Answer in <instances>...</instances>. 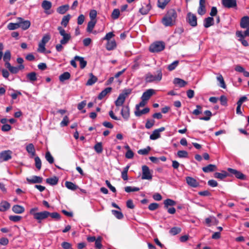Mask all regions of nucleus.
<instances>
[{"label":"nucleus","instance_id":"45","mask_svg":"<svg viewBox=\"0 0 249 249\" xmlns=\"http://www.w3.org/2000/svg\"><path fill=\"white\" fill-rule=\"evenodd\" d=\"M181 231V229L179 227H174L170 229L169 233L172 235H176L179 233Z\"/></svg>","mask_w":249,"mask_h":249},{"label":"nucleus","instance_id":"20","mask_svg":"<svg viewBox=\"0 0 249 249\" xmlns=\"http://www.w3.org/2000/svg\"><path fill=\"white\" fill-rule=\"evenodd\" d=\"M240 26L242 28H247L249 27V17L248 16L243 17L240 21Z\"/></svg>","mask_w":249,"mask_h":249},{"label":"nucleus","instance_id":"27","mask_svg":"<svg viewBox=\"0 0 249 249\" xmlns=\"http://www.w3.org/2000/svg\"><path fill=\"white\" fill-rule=\"evenodd\" d=\"M10 207V204L6 201H2L0 203V212H5Z\"/></svg>","mask_w":249,"mask_h":249},{"label":"nucleus","instance_id":"2","mask_svg":"<svg viewBox=\"0 0 249 249\" xmlns=\"http://www.w3.org/2000/svg\"><path fill=\"white\" fill-rule=\"evenodd\" d=\"M157 74L153 75L151 73L149 72L146 74L145 81L147 83H152L153 82H160L162 77V71L159 69L156 71Z\"/></svg>","mask_w":249,"mask_h":249},{"label":"nucleus","instance_id":"40","mask_svg":"<svg viewBox=\"0 0 249 249\" xmlns=\"http://www.w3.org/2000/svg\"><path fill=\"white\" fill-rule=\"evenodd\" d=\"M236 36L240 38H245L246 36H249V26L247 29L242 32V31H237L236 32Z\"/></svg>","mask_w":249,"mask_h":249},{"label":"nucleus","instance_id":"58","mask_svg":"<svg viewBox=\"0 0 249 249\" xmlns=\"http://www.w3.org/2000/svg\"><path fill=\"white\" fill-rule=\"evenodd\" d=\"M86 104H87L86 101L84 100V101H82L81 102H80V103H79L77 106L78 109L79 110H82V112L83 113L86 112V110H82V109L86 106Z\"/></svg>","mask_w":249,"mask_h":249},{"label":"nucleus","instance_id":"47","mask_svg":"<svg viewBox=\"0 0 249 249\" xmlns=\"http://www.w3.org/2000/svg\"><path fill=\"white\" fill-rule=\"evenodd\" d=\"M129 168V166L127 165L124 168L123 171L122 172L121 176L123 180H128L127 172Z\"/></svg>","mask_w":249,"mask_h":249},{"label":"nucleus","instance_id":"38","mask_svg":"<svg viewBox=\"0 0 249 249\" xmlns=\"http://www.w3.org/2000/svg\"><path fill=\"white\" fill-rule=\"evenodd\" d=\"M65 186L68 189L72 191H75L78 188V186L76 184L69 181L65 182Z\"/></svg>","mask_w":249,"mask_h":249},{"label":"nucleus","instance_id":"12","mask_svg":"<svg viewBox=\"0 0 249 249\" xmlns=\"http://www.w3.org/2000/svg\"><path fill=\"white\" fill-rule=\"evenodd\" d=\"M228 171L231 174L234 175L237 178L242 180H244L246 178L245 175L239 171L231 168H228Z\"/></svg>","mask_w":249,"mask_h":249},{"label":"nucleus","instance_id":"54","mask_svg":"<svg viewBox=\"0 0 249 249\" xmlns=\"http://www.w3.org/2000/svg\"><path fill=\"white\" fill-rule=\"evenodd\" d=\"M111 212L118 219H121L124 217L123 214L120 211L112 210Z\"/></svg>","mask_w":249,"mask_h":249},{"label":"nucleus","instance_id":"57","mask_svg":"<svg viewBox=\"0 0 249 249\" xmlns=\"http://www.w3.org/2000/svg\"><path fill=\"white\" fill-rule=\"evenodd\" d=\"M35 166L36 168L39 170L41 168V161L40 158L36 156L35 158Z\"/></svg>","mask_w":249,"mask_h":249},{"label":"nucleus","instance_id":"32","mask_svg":"<svg viewBox=\"0 0 249 249\" xmlns=\"http://www.w3.org/2000/svg\"><path fill=\"white\" fill-rule=\"evenodd\" d=\"M163 204L164 208L168 209L169 206H175L176 204V202L171 199L167 198L164 201Z\"/></svg>","mask_w":249,"mask_h":249},{"label":"nucleus","instance_id":"29","mask_svg":"<svg viewBox=\"0 0 249 249\" xmlns=\"http://www.w3.org/2000/svg\"><path fill=\"white\" fill-rule=\"evenodd\" d=\"M74 59L76 60V61H79L81 69H83L86 67L87 62L84 60L83 57L76 55L74 57Z\"/></svg>","mask_w":249,"mask_h":249},{"label":"nucleus","instance_id":"56","mask_svg":"<svg viewBox=\"0 0 249 249\" xmlns=\"http://www.w3.org/2000/svg\"><path fill=\"white\" fill-rule=\"evenodd\" d=\"M150 146H147L146 148L141 149L138 150V153L140 155H146L148 154L150 150Z\"/></svg>","mask_w":249,"mask_h":249},{"label":"nucleus","instance_id":"17","mask_svg":"<svg viewBox=\"0 0 249 249\" xmlns=\"http://www.w3.org/2000/svg\"><path fill=\"white\" fill-rule=\"evenodd\" d=\"M187 183L191 187H196L199 186V183L196 179L191 177H187L186 178Z\"/></svg>","mask_w":249,"mask_h":249},{"label":"nucleus","instance_id":"26","mask_svg":"<svg viewBox=\"0 0 249 249\" xmlns=\"http://www.w3.org/2000/svg\"><path fill=\"white\" fill-rule=\"evenodd\" d=\"M12 211L14 213L18 214H20L23 213L24 211V208L19 205H15L12 207Z\"/></svg>","mask_w":249,"mask_h":249},{"label":"nucleus","instance_id":"15","mask_svg":"<svg viewBox=\"0 0 249 249\" xmlns=\"http://www.w3.org/2000/svg\"><path fill=\"white\" fill-rule=\"evenodd\" d=\"M154 94H155V91L154 89H148L143 93L141 97V99L142 100H146L147 101Z\"/></svg>","mask_w":249,"mask_h":249},{"label":"nucleus","instance_id":"8","mask_svg":"<svg viewBox=\"0 0 249 249\" xmlns=\"http://www.w3.org/2000/svg\"><path fill=\"white\" fill-rule=\"evenodd\" d=\"M49 214L50 212L46 211L38 212L35 214L34 218L37 220L38 223H41V221L47 218L49 216Z\"/></svg>","mask_w":249,"mask_h":249},{"label":"nucleus","instance_id":"5","mask_svg":"<svg viewBox=\"0 0 249 249\" xmlns=\"http://www.w3.org/2000/svg\"><path fill=\"white\" fill-rule=\"evenodd\" d=\"M186 20L192 27H196L197 25V18L196 15L190 12L187 14Z\"/></svg>","mask_w":249,"mask_h":249},{"label":"nucleus","instance_id":"24","mask_svg":"<svg viewBox=\"0 0 249 249\" xmlns=\"http://www.w3.org/2000/svg\"><path fill=\"white\" fill-rule=\"evenodd\" d=\"M214 24V19L213 17H208L204 19V26L205 28H209Z\"/></svg>","mask_w":249,"mask_h":249},{"label":"nucleus","instance_id":"13","mask_svg":"<svg viewBox=\"0 0 249 249\" xmlns=\"http://www.w3.org/2000/svg\"><path fill=\"white\" fill-rule=\"evenodd\" d=\"M205 3V0H199V7L197 9V13L200 16L204 15L206 12Z\"/></svg>","mask_w":249,"mask_h":249},{"label":"nucleus","instance_id":"55","mask_svg":"<svg viewBox=\"0 0 249 249\" xmlns=\"http://www.w3.org/2000/svg\"><path fill=\"white\" fill-rule=\"evenodd\" d=\"M11 54L9 50H7L5 52L3 56V60L4 61H9L11 59Z\"/></svg>","mask_w":249,"mask_h":249},{"label":"nucleus","instance_id":"49","mask_svg":"<svg viewBox=\"0 0 249 249\" xmlns=\"http://www.w3.org/2000/svg\"><path fill=\"white\" fill-rule=\"evenodd\" d=\"M45 159L50 164H52L54 162L53 157L51 155L49 151H47L45 154Z\"/></svg>","mask_w":249,"mask_h":249},{"label":"nucleus","instance_id":"41","mask_svg":"<svg viewBox=\"0 0 249 249\" xmlns=\"http://www.w3.org/2000/svg\"><path fill=\"white\" fill-rule=\"evenodd\" d=\"M96 23V20H90L88 23L87 28V31L91 33Z\"/></svg>","mask_w":249,"mask_h":249},{"label":"nucleus","instance_id":"1","mask_svg":"<svg viewBox=\"0 0 249 249\" xmlns=\"http://www.w3.org/2000/svg\"><path fill=\"white\" fill-rule=\"evenodd\" d=\"M177 14L174 9L169 10L162 19V24L166 27L172 26L175 22Z\"/></svg>","mask_w":249,"mask_h":249},{"label":"nucleus","instance_id":"52","mask_svg":"<svg viewBox=\"0 0 249 249\" xmlns=\"http://www.w3.org/2000/svg\"><path fill=\"white\" fill-rule=\"evenodd\" d=\"M19 28L18 20L17 23H10L7 25V28L10 30H14Z\"/></svg>","mask_w":249,"mask_h":249},{"label":"nucleus","instance_id":"31","mask_svg":"<svg viewBox=\"0 0 249 249\" xmlns=\"http://www.w3.org/2000/svg\"><path fill=\"white\" fill-rule=\"evenodd\" d=\"M46 182L51 185H55L58 182V178L56 176H53V178H48L46 179Z\"/></svg>","mask_w":249,"mask_h":249},{"label":"nucleus","instance_id":"44","mask_svg":"<svg viewBox=\"0 0 249 249\" xmlns=\"http://www.w3.org/2000/svg\"><path fill=\"white\" fill-rule=\"evenodd\" d=\"M204 113L206 116L204 117H200L199 119L204 121L210 120L211 116H212V112L210 110H207L204 111Z\"/></svg>","mask_w":249,"mask_h":249},{"label":"nucleus","instance_id":"36","mask_svg":"<svg viewBox=\"0 0 249 249\" xmlns=\"http://www.w3.org/2000/svg\"><path fill=\"white\" fill-rule=\"evenodd\" d=\"M125 97L120 94L117 100L115 101V105L117 107L122 106L125 101Z\"/></svg>","mask_w":249,"mask_h":249},{"label":"nucleus","instance_id":"28","mask_svg":"<svg viewBox=\"0 0 249 249\" xmlns=\"http://www.w3.org/2000/svg\"><path fill=\"white\" fill-rule=\"evenodd\" d=\"M173 83L174 84L178 85L180 88L184 87L187 84V82L179 78H175Z\"/></svg>","mask_w":249,"mask_h":249},{"label":"nucleus","instance_id":"46","mask_svg":"<svg viewBox=\"0 0 249 249\" xmlns=\"http://www.w3.org/2000/svg\"><path fill=\"white\" fill-rule=\"evenodd\" d=\"M216 78H217V81H219L220 83L219 86L223 89H226V85L225 83V81H224V78H223L222 75L221 74H219L217 77Z\"/></svg>","mask_w":249,"mask_h":249},{"label":"nucleus","instance_id":"61","mask_svg":"<svg viewBox=\"0 0 249 249\" xmlns=\"http://www.w3.org/2000/svg\"><path fill=\"white\" fill-rule=\"evenodd\" d=\"M177 155L179 158H187L188 157V153L186 151L179 150L178 152Z\"/></svg>","mask_w":249,"mask_h":249},{"label":"nucleus","instance_id":"22","mask_svg":"<svg viewBox=\"0 0 249 249\" xmlns=\"http://www.w3.org/2000/svg\"><path fill=\"white\" fill-rule=\"evenodd\" d=\"M26 150L27 152L33 157L36 155V150L35 146L33 143H29L26 146Z\"/></svg>","mask_w":249,"mask_h":249},{"label":"nucleus","instance_id":"60","mask_svg":"<svg viewBox=\"0 0 249 249\" xmlns=\"http://www.w3.org/2000/svg\"><path fill=\"white\" fill-rule=\"evenodd\" d=\"M124 190L127 193L131 192H136L140 190V188L136 187H132L131 186H127L124 188Z\"/></svg>","mask_w":249,"mask_h":249},{"label":"nucleus","instance_id":"11","mask_svg":"<svg viewBox=\"0 0 249 249\" xmlns=\"http://www.w3.org/2000/svg\"><path fill=\"white\" fill-rule=\"evenodd\" d=\"M121 114L123 118L125 121H127L130 117V108L128 105L123 106Z\"/></svg>","mask_w":249,"mask_h":249},{"label":"nucleus","instance_id":"3","mask_svg":"<svg viewBox=\"0 0 249 249\" xmlns=\"http://www.w3.org/2000/svg\"><path fill=\"white\" fill-rule=\"evenodd\" d=\"M165 48V43L163 41H156L150 45L149 51L152 53H158L163 51Z\"/></svg>","mask_w":249,"mask_h":249},{"label":"nucleus","instance_id":"9","mask_svg":"<svg viewBox=\"0 0 249 249\" xmlns=\"http://www.w3.org/2000/svg\"><path fill=\"white\" fill-rule=\"evenodd\" d=\"M17 20H18L19 28H21L23 30L28 29L31 25V22L29 20H24L22 18H18Z\"/></svg>","mask_w":249,"mask_h":249},{"label":"nucleus","instance_id":"37","mask_svg":"<svg viewBox=\"0 0 249 249\" xmlns=\"http://www.w3.org/2000/svg\"><path fill=\"white\" fill-rule=\"evenodd\" d=\"M71 77V74L69 72H65L59 76V81L61 82H64L65 80H68Z\"/></svg>","mask_w":249,"mask_h":249},{"label":"nucleus","instance_id":"43","mask_svg":"<svg viewBox=\"0 0 249 249\" xmlns=\"http://www.w3.org/2000/svg\"><path fill=\"white\" fill-rule=\"evenodd\" d=\"M27 79L31 82H33L37 80L36 73L35 72H31L26 75Z\"/></svg>","mask_w":249,"mask_h":249},{"label":"nucleus","instance_id":"19","mask_svg":"<svg viewBox=\"0 0 249 249\" xmlns=\"http://www.w3.org/2000/svg\"><path fill=\"white\" fill-rule=\"evenodd\" d=\"M202 171L205 173H209L216 171L217 166L214 164H210L206 166L202 167Z\"/></svg>","mask_w":249,"mask_h":249},{"label":"nucleus","instance_id":"4","mask_svg":"<svg viewBox=\"0 0 249 249\" xmlns=\"http://www.w3.org/2000/svg\"><path fill=\"white\" fill-rule=\"evenodd\" d=\"M57 30L59 31L60 35L63 36V38L60 40V42L61 44L63 45L67 44L71 38L70 34L66 33L65 30L61 26H58L57 27Z\"/></svg>","mask_w":249,"mask_h":249},{"label":"nucleus","instance_id":"50","mask_svg":"<svg viewBox=\"0 0 249 249\" xmlns=\"http://www.w3.org/2000/svg\"><path fill=\"white\" fill-rule=\"evenodd\" d=\"M160 137V133L156 129L154 130L152 134L150 136V139L152 140H155Z\"/></svg>","mask_w":249,"mask_h":249},{"label":"nucleus","instance_id":"62","mask_svg":"<svg viewBox=\"0 0 249 249\" xmlns=\"http://www.w3.org/2000/svg\"><path fill=\"white\" fill-rule=\"evenodd\" d=\"M196 108L194 110L192 113L195 115H198L202 113V107L200 105H197Z\"/></svg>","mask_w":249,"mask_h":249},{"label":"nucleus","instance_id":"59","mask_svg":"<svg viewBox=\"0 0 249 249\" xmlns=\"http://www.w3.org/2000/svg\"><path fill=\"white\" fill-rule=\"evenodd\" d=\"M102 239V238L101 236H98L95 241V247L98 249H101L102 247V245L101 244Z\"/></svg>","mask_w":249,"mask_h":249},{"label":"nucleus","instance_id":"64","mask_svg":"<svg viewBox=\"0 0 249 249\" xmlns=\"http://www.w3.org/2000/svg\"><path fill=\"white\" fill-rule=\"evenodd\" d=\"M155 121L154 120H147L145 124V127L147 129L151 128L155 124Z\"/></svg>","mask_w":249,"mask_h":249},{"label":"nucleus","instance_id":"18","mask_svg":"<svg viewBox=\"0 0 249 249\" xmlns=\"http://www.w3.org/2000/svg\"><path fill=\"white\" fill-rule=\"evenodd\" d=\"M151 9V6L150 2L147 4L144 3L143 5L139 10V12L143 15H146L148 14L149 11Z\"/></svg>","mask_w":249,"mask_h":249},{"label":"nucleus","instance_id":"30","mask_svg":"<svg viewBox=\"0 0 249 249\" xmlns=\"http://www.w3.org/2000/svg\"><path fill=\"white\" fill-rule=\"evenodd\" d=\"M112 90V88L111 87H108L106 88L105 89L102 90L98 95V98L99 100L102 99L104 97L106 96V95L110 92Z\"/></svg>","mask_w":249,"mask_h":249},{"label":"nucleus","instance_id":"21","mask_svg":"<svg viewBox=\"0 0 249 249\" xmlns=\"http://www.w3.org/2000/svg\"><path fill=\"white\" fill-rule=\"evenodd\" d=\"M70 9V6L69 4H65L59 6L56 9V12L61 15L64 14L68 11Z\"/></svg>","mask_w":249,"mask_h":249},{"label":"nucleus","instance_id":"39","mask_svg":"<svg viewBox=\"0 0 249 249\" xmlns=\"http://www.w3.org/2000/svg\"><path fill=\"white\" fill-rule=\"evenodd\" d=\"M71 16L70 14H68L65 16H64L62 19L61 24L63 25L64 27H66L71 19Z\"/></svg>","mask_w":249,"mask_h":249},{"label":"nucleus","instance_id":"35","mask_svg":"<svg viewBox=\"0 0 249 249\" xmlns=\"http://www.w3.org/2000/svg\"><path fill=\"white\" fill-rule=\"evenodd\" d=\"M24 69V66L23 65H19L18 67L12 66L9 71L11 73L13 74H16L19 71V70H22Z\"/></svg>","mask_w":249,"mask_h":249},{"label":"nucleus","instance_id":"10","mask_svg":"<svg viewBox=\"0 0 249 249\" xmlns=\"http://www.w3.org/2000/svg\"><path fill=\"white\" fill-rule=\"evenodd\" d=\"M223 6L227 8H232L237 7L236 0H222Z\"/></svg>","mask_w":249,"mask_h":249},{"label":"nucleus","instance_id":"25","mask_svg":"<svg viewBox=\"0 0 249 249\" xmlns=\"http://www.w3.org/2000/svg\"><path fill=\"white\" fill-rule=\"evenodd\" d=\"M229 176V174L224 170H222L221 173L215 172L214 174V177L215 178L223 179Z\"/></svg>","mask_w":249,"mask_h":249},{"label":"nucleus","instance_id":"7","mask_svg":"<svg viewBox=\"0 0 249 249\" xmlns=\"http://www.w3.org/2000/svg\"><path fill=\"white\" fill-rule=\"evenodd\" d=\"M41 6L42 8L44 10L45 13L47 15H50L53 12V11L50 10L51 8L52 7V3L51 1L49 0H43L41 3Z\"/></svg>","mask_w":249,"mask_h":249},{"label":"nucleus","instance_id":"42","mask_svg":"<svg viewBox=\"0 0 249 249\" xmlns=\"http://www.w3.org/2000/svg\"><path fill=\"white\" fill-rule=\"evenodd\" d=\"M170 0H158V6L159 8L163 9Z\"/></svg>","mask_w":249,"mask_h":249},{"label":"nucleus","instance_id":"16","mask_svg":"<svg viewBox=\"0 0 249 249\" xmlns=\"http://www.w3.org/2000/svg\"><path fill=\"white\" fill-rule=\"evenodd\" d=\"M26 180L30 184L40 183L43 181V178L39 176H34L31 178H27Z\"/></svg>","mask_w":249,"mask_h":249},{"label":"nucleus","instance_id":"33","mask_svg":"<svg viewBox=\"0 0 249 249\" xmlns=\"http://www.w3.org/2000/svg\"><path fill=\"white\" fill-rule=\"evenodd\" d=\"M150 111V109L148 107H145L142 110H140V108L138 110L136 109L134 112L135 115L137 117H140L142 114L148 113Z\"/></svg>","mask_w":249,"mask_h":249},{"label":"nucleus","instance_id":"14","mask_svg":"<svg viewBox=\"0 0 249 249\" xmlns=\"http://www.w3.org/2000/svg\"><path fill=\"white\" fill-rule=\"evenodd\" d=\"M12 153V151L9 150L3 151L0 153V159L3 161H7L11 159Z\"/></svg>","mask_w":249,"mask_h":249},{"label":"nucleus","instance_id":"6","mask_svg":"<svg viewBox=\"0 0 249 249\" xmlns=\"http://www.w3.org/2000/svg\"><path fill=\"white\" fill-rule=\"evenodd\" d=\"M152 178V175L151 173L149 168L147 165L142 166V179L151 180Z\"/></svg>","mask_w":249,"mask_h":249},{"label":"nucleus","instance_id":"63","mask_svg":"<svg viewBox=\"0 0 249 249\" xmlns=\"http://www.w3.org/2000/svg\"><path fill=\"white\" fill-rule=\"evenodd\" d=\"M9 219L12 221L16 222L19 221L22 219V216L20 215H10Z\"/></svg>","mask_w":249,"mask_h":249},{"label":"nucleus","instance_id":"34","mask_svg":"<svg viewBox=\"0 0 249 249\" xmlns=\"http://www.w3.org/2000/svg\"><path fill=\"white\" fill-rule=\"evenodd\" d=\"M89 79L88 80L86 83L87 86H91L94 84L97 81V78L94 76L92 73H89Z\"/></svg>","mask_w":249,"mask_h":249},{"label":"nucleus","instance_id":"53","mask_svg":"<svg viewBox=\"0 0 249 249\" xmlns=\"http://www.w3.org/2000/svg\"><path fill=\"white\" fill-rule=\"evenodd\" d=\"M120 15V11L119 9H114L111 14V18L113 19H118Z\"/></svg>","mask_w":249,"mask_h":249},{"label":"nucleus","instance_id":"51","mask_svg":"<svg viewBox=\"0 0 249 249\" xmlns=\"http://www.w3.org/2000/svg\"><path fill=\"white\" fill-rule=\"evenodd\" d=\"M178 64L179 61L176 60L168 66L167 69L169 71H172L176 69V68L178 66Z\"/></svg>","mask_w":249,"mask_h":249},{"label":"nucleus","instance_id":"23","mask_svg":"<svg viewBox=\"0 0 249 249\" xmlns=\"http://www.w3.org/2000/svg\"><path fill=\"white\" fill-rule=\"evenodd\" d=\"M117 44L114 39L108 41L106 44V48L108 51H111L116 48Z\"/></svg>","mask_w":249,"mask_h":249},{"label":"nucleus","instance_id":"48","mask_svg":"<svg viewBox=\"0 0 249 249\" xmlns=\"http://www.w3.org/2000/svg\"><path fill=\"white\" fill-rule=\"evenodd\" d=\"M95 151L98 154H100L103 152L102 143L101 142H97L94 146Z\"/></svg>","mask_w":249,"mask_h":249}]
</instances>
